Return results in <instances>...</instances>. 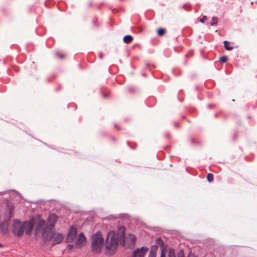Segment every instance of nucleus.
Returning a JSON list of instances; mask_svg holds the SVG:
<instances>
[{"label": "nucleus", "mask_w": 257, "mask_h": 257, "mask_svg": "<svg viewBox=\"0 0 257 257\" xmlns=\"http://www.w3.org/2000/svg\"><path fill=\"white\" fill-rule=\"evenodd\" d=\"M118 231L120 233L119 235V238L121 239V238H123L124 235V228L123 227H120Z\"/></svg>", "instance_id": "2eb2a0df"}, {"label": "nucleus", "mask_w": 257, "mask_h": 257, "mask_svg": "<svg viewBox=\"0 0 257 257\" xmlns=\"http://www.w3.org/2000/svg\"><path fill=\"white\" fill-rule=\"evenodd\" d=\"M227 60L228 58L226 56H222L219 59V61L221 63H225Z\"/></svg>", "instance_id": "6ab92c4d"}, {"label": "nucleus", "mask_w": 257, "mask_h": 257, "mask_svg": "<svg viewBox=\"0 0 257 257\" xmlns=\"http://www.w3.org/2000/svg\"><path fill=\"white\" fill-rule=\"evenodd\" d=\"M104 239L101 233L97 232L91 238V250L94 253H99L103 247Z\"/></svg>", "instance_id": "7ed1b4c3"}, {"label": "nucleus", "mask_w": 257, "mask_h": 257, "mask_svg": "<svg viewBox=\"0 0 257 257\" xmlns=\"http://www.w3.org/2000/svg\"><path fill=\"white\" fill-rule=\"evenodd\" d=\"M213 178H214V177H213V175L212 174L209 173L207 174V179L208 182H212L213 180Z\"/></svg>", "instance_id": "dca6fc26"}, {"label": "nucleus", "mask_w": 257, "mask_h": 257, "mask_svg": "<svg viewBox=\"0 0 257 257\" xmlns=\"http://www.w3.org/2000/svg\"><path fill=\"white\" fill-rule=\"evenodd\" d=\"M69 246L71 247H72V245H69Z\"/></svg>", "instance_id": "b1692460"}, {"label": "nucleus", "mask_w": 257, "mask_h": 257, "mask_svg": "<svg viewBox=\"0 0 257 257\" xmlns=\"http://www.w3.org/2000/svg\"><path fill=\"white\" fill-rule=\"evenodd\" d=\"M155 243L157 244L158 247L159 246L161 248V252L160 257H166V246L165 245L162 239L161 238H157Z\"/></svg>", "instance_id": "0eeeda50"}, {"label": "nucleus", "mask_w": 257, "mask_h": 257, "mask_svg": "<svg viewBox=\"0 0 257 257\" xmlns=\"http://www.w3.org/2000/svg\"><path fill=\"white\" fill-rule=\"evenodd\" d=\"M168 257H184L183 252L180 250L175 254L174 250H170L168 253Z\"/></svg>", "instance_id": "9b49d317"}, {"label": "nucleus", "mask_w": 257, "mask_h": 257, "mask_svg": "<svg viewBox=\"0 0 257 257\" xmlns=\"http://www.w3.org/2000/svg\"><path fill=\"white\" fill-rule=\"evenodd\" d=\"M34 226L32 222H25L21 223L19 220H15L14 222L13 232L15 234L21 236L25 232L26 234H29Z\"/></svg>", "instance_id": "f03ea898"}, {"label": "nucleus", "mask_w": 257, "mask_h": 257, "mask_svg": "<svg viewBox=\"0 0 257 257\" xmlns=\"http://www.w3.org/2000/svg\"><path fill=\"white\" fill-rule=\"evenodd\" d=\"M165 30L163 28H160L158 30L157 33L159 36H162L164 35Z\"/></svg>", "instance_id": "f3484780"}, {"label": "nucleus", "mask_w": 257, "mask_h": 257, "mask_svg": "<svg viewBox=\"0 0 257 257\" xmlns=\"http://www.w3.org/2000/svg\"><path fill=\"white\" fill-rule=\"evenodd\" d=\"M35 231L37 234L41 232L42 238L45 241L53 239V245L61 242L64 239L61 234L53 233L50 227L45 226V221L43 219H39L36 223Z\"/></svg>", "instance_id": "f257e3e1"}, {"label": "nucleus", "mask_w": 257, "mask_h": 257, "mask_svg": "<svg viewBox=\"0 0 257 257\" xmlns=\"http://www.w3.org/2000/svg\"><path fill=\"white\" fill-rule=\"evenodd\" d=\"M117 245L118 239L115 237V232L114 231H110L107 234L106 239V248L110 250H114L116 249Z\"/></svg>", "instance_id": "20e7f679"}, {"label": "nucleus", "mask_w": 257, "mask_h": 257, "mask_svg": "<svg viewBox=\"0 0 257 257\" xmlns=\"http://www.w3.org/2000/svg\"><path fill=\"white\" fill-rule=\"evenodd\" d=\"M148 250L146 246L138 248L134 251L132 257H144Z\"/></svg>", "instance_id": "423d86ee"}, {"label": "nucleus", "mask_w": 257, "mask_h": 257, "mask_svg": "<svg viewBox=\"0 0 257 257\" xmlns=\"http://www.w3.org/2000/svg\"><path fill=\"white\" fill-rule=\"evenodd\" d=\"M223 43L224 47L227 50H232L233 49L232 47L229 46V42L228 41H224Z\"/></svg>", "instance_id": "4468645a"}, {"label": "nucleus", "mask_w": 257, "mask_h": 257, "mask_svg": "<svg viewBox=\"0 0 257 257\" xmlns=\"http://www.w3.org/2000/svg\"><path fill=\"white\" fill-rule=\"evenodd\" d=\"M60 57L63 58V56L62 55H60Z\"/></svg>", "instance_id": "5701e85b"}, {"label": "nucleus", "mask_w": 257, "mask_h": 257, "mask_svg": "<svg viewBox=\"0 0 257 257\" xmlns=\"http://www.w3.org/2000/svg\"><path fill=\"white\" fill-rule=\"evenodd\" d=\"M207 19V18L206 16H203V17L200 20V22L201 23H204L205 21H206Z\"/></svg>", "instance_id": "aec40b11"}, {"label": "nucleus", "mask_w": 257, "mask_h": 257, "mask_svg": "<svg viewBox=\"0 0 257 257\" xmlns=\"http://www.w3.org/2000/svg\"><path fill=\"white\" fill-rule=\"evenodd\" d=\"M57 220V216L54 214H52L49 215L48 220V224L45 223V226H49L52 230V227L54 225Z\"/></svg>", "instance_id": "9d476101"}, {"label": "nucleus", "mask_w": 257, "mask_h": 257, "mask_svg": "<svg viewBox=\"0 0 257 257\" xmlns=\"http://www.w3.org/2000/svg\"><path fill=\"white\" fill-rule=\"evenodd\" d=\"M188 257H197L194 253L192 252H189Z\"/></svg>", "instance_id": "412c9836"}, {"label": "nucleus", "mask_w": 257, "mask_h": 257, "mask_svg": "<svg viewBox=\"0 0 257 257\" xmlns=\"http://www.w3.org/2000/svg\"><path fill=\"white\" fill-rule=\"evenodd\" d=\"M157 250L158 245L156 244V245H154L151 247L148 257H156Z\"/></svg>", "instance_id": "f8f14e48"}, {"label": "nucleus", "mask_w": 257, "mask_h": 257, "mask_svg": "<svg viewBox=\"0 0 257 257\" xmlns=\"http://www.w3.org/2000/svg\"><path fill=\"white\" fill-rule=\"evenodd\" d=\"M77 229L74 227H71L69 230V233L66 237L67 242H71L76 238Z\"/></svg>", "instance_id": "39448f33"}, {"label": "nucleus", "mask_w": 257, "mask_h": 257, "mask_svg": "<svg viewBox=\"0 0 257 257\" xmlns=\"http://www.w3.org/2000/svg\"><path fill=\"white\" fill-rule=\"evenodd\" d=\"M133 40V37L131 35H126L123 38L124 43L126 44L131 43Z\"/></svg>", "instance_id": "ddd939ff"}, {"label": "nucleus", "mask_w": 257, "mask_h": 257, "mask_svg": "<svg viewBox=\"0 0 257 257\" xmlns=\"http://www.w3.org/2000/svg\"><path fill=\"white\" fill-rule=\"evenodd\" d=\"M136 242V237L134 235L129 234L123 240V245L128 244L129 246L134 245Z\"/></svg>", "instance_id": "6e6552de"}, {"label": "nucleus", "mask_w": 257, "mask_h": 257, "mask_svg": "<svg viewBox=\"0 0 257 257\" xmlns=\"http://www.w3.org/2000/svg\"><path fill=\"white\" fill-rule=\"evenodd\" d=\"M11 214H12V210L11 209H9V219H10L11 217Z\"/></svg>", "instance_id": "4be33fe9"}, {"label": "nucleus", "mask_w": 257, "mask_h": 257, "mask_svg": "<svg viewBox=\"0 0 257 257\" xmlns=\"http://www.w3.org/2000/svg\"><path fill=\"white\" fill-rule=\"evenodd\" d=\"M217 23V19L216 17H212L211 22H210V25L213 26Z\"/></svg>", "instance_id": "a211bd4d"}, {"label": "nucleus", "mask_w": 257, "mask_h": 257, "mask_svg": "<svg viewBox=\"0 0 257 257\" xmlns=\"http://www.w3.org/2000/svg\"><path fill=\"white\" fill-rule=\"evenodd\" d=\"M86 243V238L83 233L79 234L78 237L77 239L76 245L77 247L80 248L84 246Z\"/></svg>", "instance_id": "1a4fd4ad"}]
</instances>
